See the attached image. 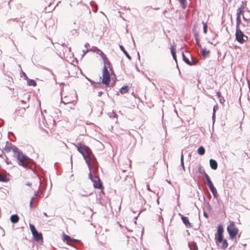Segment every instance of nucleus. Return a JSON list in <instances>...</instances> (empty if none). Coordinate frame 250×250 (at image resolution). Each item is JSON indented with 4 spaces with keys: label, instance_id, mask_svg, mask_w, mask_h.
<instances>
[{
    "label": "nucleus",
    "instance_id": "nucleus-1",
    "mask_svg": "<svg viewBox=\"0 0 250 250\" xmlns=\"http://www.w3.org/2000/svg\"><path fill=\"white\" fill-rule=\"evenodd\" d=\"M77 150L83 155L87 165L90 171L88 176L89 179L93 182L94 187L96 188H101L102 184L100 178L98 176L93 175L92 174V169L95 166L96 160L91 157L92 151L91 149L84 144L80 143L78 144Z\"/></svg>",
    "mask_w": 250,
    "mask_h": 250
},
{
    "label": "nucleus",
    "instance_id": "nucleus-2",
    "mask_svg": "<svg viewBox=\"0 0 250 250\" xmlns=\"http://www.w3.org/2000/svg\"><path fill=\"white\" fill-rule=\"evenodd\" d=\"M4 150L8 152L12 150L14 153V156L16 157L18 160V164L20 166L23 167L24 168L30 169L34 172H35V167H33L34 165V161L23 154L18 147L15 146L11 147H5Z\"/></svg>",
    "mask_w": 250,
    "mask_h": 250
},
{
    "label": "nucleus",
    "instance_id": "nucleus-3",
    "mask_svg": "<svg viewBox=\"0 0 250 250\" xmlns=\"http://www.w3.org/2000/svg\"><path fill=\"white\" fill-rule=\"evenodd\" d=\"M227 230L230 239L232 240H233L236 237L239 231L238 228L235 227L233 221L229 222V225L227 226Z\"/></svg>",
    "mask_w": 250,
    "mask_h": 250
},
{
    "label": "nucleus",
    "instance_id": "nucleus-4",
    "mask_svg": "<svg viewBox=\"0 0 250 250\" xmlns=\"http://www.w3.org/2000/svg\"><path fill=\"white\" fill-rule=\"evenodd\" d=\"M110 82V76L109 73L107 70V67L104 66L103 69V79L102 83L107 86L109 84Z\"/></svg>",
    "mask_w": 250,
    "mask_h": 250
},
{
    "label": "nucleus",
    "instance_id": "nucleus-5",
    "mask_svg": "<svg viewBox=\"0 0 250 250\" xmlns=\"http://www.w3.org/2000/svg\"><path fill=\"white\" fill-rule=\"evenodd\" d=\"M236 40L240 43H244L246 41L248 38L244 35L240 28H237L235 32Z\"/></svg>",
    "mask_w": 250,
    "mask_h": 250
},
{
    "label": "nucleus",
    "instance_id": "nucleus-6",
    "mask_svg": "<svg viewBox=\"0 0 250 250\" xmlns=\"http://www.w3.org/2000/svg\"><path fill=\"white\" fill-rule=\"evenodd\" d=\"M223 231V227L220 225V243H222V248L225 249L227 248L228 244L226 240L223 239L222 232Z\"/></svg>",
    "mask_w": 250,
    "mask_h": 250
},
{
    "label": "nucleus",
    "instance_id": "nucleus-7",
    "mask_svg": "<svg viewBox=\"0 0 250 250\" xmlns=\"http://www.w3.org/2000/svg\"><path fill=\"white\" fill-rule=\"evenodd\" d=\"M244 20L247 22V25L250 27V11L249 10H244L243 13Z\"/></svg>",
    "mask_w": 250,
    "mask_h": 250
},
{
    "label": "nucleus",
    "instance_id": "nucleus-8",
    "mask_svg": "<svg viewBox=\"0 0 250 250\" xmlns=\"http://www.w3.org/2000/svg\"><path fill=\"white\" fill-rule=\"evenodd\" d=\"M35 240L38 242H43V237L42 235V233L41 232H38L37 230L35 232L32 233Z\"/></svg>",
    "mask_w": 250,
    "mask_h": 250
},
{
    "label": "nucleus",
    "instance_id": "nucleus-9",
    "mask_svg": "<svg viewBox=\"0 0 250 250\" xmlns=\"http://www.w3.org/2000/svg\"><path fill=\"white\" fill-rule=\"evenodd\" d=\"M208 188H209V189L210 190L211 192H212L214 197L217 200V197H218L217 191L216 188L214 187L213 184L210 186H208Z\"/></svg>",
    "mask_w": 250,
    "mask_h": 250
},
{
    "label": "nucleus",
    "instance_id": "nucleus-10",
    "mask_svg": "<svg viewBox=\"0 0 250 250\" xmlns=\"http://www.w3.org/2000/svg\"><path fill=\"white\" fill-rule=\"evenodd\" d=\"M183 223L185 225L186 227L190 228L191 224L189 221L188 218L187 217L182 216L181 217Z\"/></svg>",
    "mask_w": 250,
    "mask_h": 250
},
{
    "label": "nucleus",
    "instance_id": "nucleus-11",
    "mask_svg": "<svg viewBox=\"0 0 250 250\" xmlns=\"http://www.w3.org/2000/svg\"><path fill=\"white\" fill-rule=\"evenodd\" d=\"M209 165L210 167L212 169H216L218 167V164L217 162L214 159H210L209 160Z\"/></svg>",
    "mask_w": 250,
    "mask_h": 250
},
{
    "label": "nucleus",
    "instance_id": "nucleus-12",
    "mask_svg": "<svg viewBox=\"0 0 250 250\" xmlns=\"http://www.w3.org/2000/svg\"><path fill=\"white\" fill-rule=\"evenodd\" d=\"M103 60L104 63V66H105L107 68H109L110 70H112V68L111 66V64L108 59L106 58H104Z\"/></svg>",
    "mask_w": 250,
    "mask_h": 250
},
{
    "label": "nucleus",
    "instance_id": "nucleus-13",
    "mask_svg": "<svg viewBox=\"0 0 250 250\" xmlns=\"http://www.w3.org/2000/svg\"><path fill=\"white\" fill-rule=\"evenodd\" d=\"M19 220V217L17 214H13L10 217V221L13 224L18 223Z\"/></svg>",
    "mask_w": 250,
    "mask_h": 250
},
{
    "label": "nucleus",
    "instance_id": "nucleus-14",
    "mask_svg": "<svg viewBox=\"0 0 250 250\" xmlns=\"http://www.w3.org/2000/svg\"><path fill=\"white\" fill-rule=\"evenodd\" d=\"M120 49L123 52V53L125 54V55L126 56L127 58H128L129 60L131 59V56L129 55V54L127 53V52L125 50L124 47L122 45H119Z\"/></svg>",
    "mask_w": 250,
    "mask_h": 250
},
{
    "label": "nucleus",
    "instance_id": "nucleus-15",
    "mask_svg": "<svg viewBox=\"0 0 250 250\" xmlns=\"http://www.w3.org/2000/svg\"><path fill=\"white\" fill-rule=\"evenodd\" d=\"M63 240L64 241H66L67 243H71L77 241V240L73 239L69 235L66 234L63 235Z\"/></svg>",
    "mask_w": 250,
    "mask_h": 250
},
{
    "label": "nucleus",
    "instance_id": "nucleus-16",
    "mask_svg": "<svg viewBox=\"0 0 250 250\" xmlns=\"http://www.w3.org/2000/svg\"><path fill=\"white\" fill-rule=\"evenodd\" d=\"M90 194V193H88L83 189H80L78 193V195L82 197H88Z\"/></svg>",
    "mask_w": 250,
    "mask_h": 250
},
{
    "label": "nucleus",
    "instance_id": "nucleus-17",
    "mask_svg": "<svg viewBox=\"0 0 250 250\" xmlns=\"http://www.w3.org/2000/svg\"><path fill=\"white\" fill-rule=\"evenodd\" d=\"M38 194H39L38 191H36L34 192V196L32 197L31 198V199H30V204H29V206H30V208H33L34 200L35 199V197L37 196L38 195Z\"/></svg>",
    "mask_w": 250,
    "mask_h": 250
},
{
    "label": "nucleus",
    "instance_id": "nucleus-18",
    "mask_svg": "<svg viewBox=\"0 0 250 250\" xmlns=\"http://www.w3.org/2000/svg\"><path fill=\"white\" fill-rule=\"evenodd\" d=\"M129 90V87L127 85L123 86L120 89V92L121 94H125L128 92Z\"/></svg>",
    "mask_w": 250,
    "mask_h": 250
},
{
    "label": "nucleus",
    "instance_id": "nucleus-19",
    "mask_svg": "<svg viewBox=\"0 0 250 250\" xmlns=\"http://www.w3.org/2000/svg\"><path fill=\"white\" fill-rule=\"evenodd\" d=\"M197 153L200 155H203L205 153V149L203 146H200L197 149Z\"/></svg>",
    "mask_w": 250,
    "mask_h": 250
},
{
    "label": "nucleus",
    "instance_id": "nucleus-20",
    "mask_svg": "<svg viewBox=\"0 0 250 250\" xmlns=\"http://www.w3.org/2000/svg\"><path fill=\"white\" fill-rule=\"evenodd\" d=\"M204 177L206 180V183H207L208 187L213 185V183H212L209 177L208 176V174H205V176H204Z\"/></svg>",
    "mask_w": 250,
    "mask_h": 250
},
{
    "label": "nucleus",
    "instance_id": "nucleus-21",
    "mask_svg": "<svg viewBox=\"0 0 250 250\" xmlns=\"http://www.w3.org/2000/svg\"><path fill=\"white\" fill-rule=\"evenodd\" d=\"M217 231L215 235V239L216 240V243L217 245L219 244V225L216 227Z\"/></svg>",
    "mask_w": 250,
    "mask_h": 250
},
{
    "label": "nucleus",
    "instance_id": "nucleus-22",
    "mask_svg": "<svg viewBox=\"0 0 250 250\" xmlns=\"http://www.w3.org/2000/svg\"><path fill=\"white\" fill-rule=\"evenodd\" d=\"M182 57H183V59L184 61L187 64H188V65H192L191 62H190L189 59L188 58L186 57V56H185V55L184 54V53H182Z\"/></svg>",
    "mask_w": 250,
    "mask_h": 250
},
{
    "label": "nucleus",
    "instance_id": "nucleus-23",
    "mask_svg": "<svg viewBox=\"0 0 250 250\" xmlns=\"http://www.w3.org/2000/svg\"><path fill=\"white\" fill-rule=\"evenodd\" d=\"M27 84L29 86H35L37 85V83L34 80L29 79L27 81Z\"/></svg>",
    "mask_w": 250,
    "mask_h": 250
},
{
    "label": "nucleus",
    "instance_id": "nucleus-24",
    "mask_svg": "<svg viewBox=\"0 0 250 250\" xmlns=\"http://www.w3.org/2000/svg\"><path fill=\"white\" fill-rule=\"evenodd\" d=\"M180 162H181V165L182 166L183 170L184 171H185V167L184 163V155L183 154V150H182V154L181 156Z\"/></svg>",
    "mask_w": 250,
    "mask_h": 250
},
{
    "label": "nucleus",
    "instance_id": "nucleus-25",
    "mask_svg": "<svg viewBox=\"0 0 250 250\" xmlns=\"http://www.w3.org/2000/svg\"><path fill=\"white\" fill-rule=\"evenodd\" d=\"M179 2L183 9H185L187 7V3L186 0H179Z\"/></svg>",
    "mask_w": 250,
    "mask_h": 250
},
{
    "label": "nucleus",
    "instance_id": "nucleus-26",
    "mask_svg": "<svg viewBox=\"0 0 250 250\" xmlns=\"http://www.w3.org/2000/svg\"><path fill=\"white\" fill-rule=\"evenodd\" d=\"M170 50L172 56H173V55H175V54H176V45H173V46H171L170 48Z\"/></svg>",
    "mask_w": 250,
    "mask_h": 250
},
{
    "label": "nucleus",
    "instance_id": "nucleus-27",
    "mask_svg": "<svg viewBox=\"0 0 250 250\" xmlns=\"http://www.w3.org/2000/svg\"><path fill=\"white\" fill-rule=\"evenodd\" d=\"M198 171H199V172L200 174L203 175L204 176H205V174H207L206 173V172H205V170L204 169V168L201 166H199V167H198Z\"/></svg>",
    "mask_w": 250,
    "mask_h": 250
},
{
    "label": "nucleus",
    "instance_id": "nucleus-28",
    "mask_svg": "<svg viewBox=\"0 0 250 250\" xmlns=\"http://www.w3.org/2000/svg\"><path fill=\"white\" fill-rule=\"evenodd\" d=\"M8 181V179L6 176L0 174V181L5 182Z\"/></svg>",
    "mask_w": 250,
    "mask_h": 250
},
{
    "label": "nucleus",
    "instance_id": "nucleus-29",
    "mask_svg": "<svg viewBox=\"0 0 250 250\" xmlns=\"http://www.w3.org/2000/svg\"><path fill=\"white\" fill-rule=\"evenodd\" d=\"M90 51H92L96 53L97 54H98L100 51L101 50L99 49L98 47L96 46H92L91 49H90Z\"/></svg>",
    "mask_w": 250,
    "mask_h": 250
},
{
    "label": "nucleus",
    "instance_id": "nucleus-30",
    "mask_svg": "<svg viewBox=\"0 0 250 250\" xmlns=\"http://www.w3.org/2000/svg\"><path fill=\"white\" fill-rule=\"evenodd\" d=\"M190 250H198V247L196 243H194L192 245H188Z\"/></svg>",
    "mask_w": 250,
    "mask_h": 250
},
{
    "label": "nucleus",
    "instance_id": "nucleus-31",
    "mask_svg": "<svg viewBox=\"0 0 250 250\" xmlns=\"http://www.w3.org/2000/svg\"><path fill=\"white\" fill-rule=\"evenodd\" d=\"M29 227H30V230L32 233H34L36 231H37V229L35 228V227L34 226V225L31 224H29Z\"/></svg>",
    "mask_w": 250,
    "mask_h": 250
},
{
    "label": "nucleus",
    "instance_id": "nucleus-32",
    "mask_svg": "<svg viewBox=\"0 0 250 250\" xmlns=\"http://www.w3.org/2000/svg\"><path fill=\"white\" fill-rule=\"evenodd\" d=\"M243 11L244 10H242L241 8H239L237 10L236 17L239 16V17H240L241 15H243Z\"/></svg>",
    "mask_w": 250,
    "mask_h": 250
},
{
    "label": "nucleus",
    "instance_id": "nucleus-33",
    "mask_svg": "<svg viewBox=\"0 0 250 250\" xmlns=\"http://www.w3.org/2000/svg\"><path fill=\"white\" fill-rule=\"evenodd\" d=\"M241 23V21L240 19V17L238 16H237L236 17V28H239V25Z\"/></svg>",
    "mask_w": 250,
    "mask_h": 250
},
{
    "label": "nucleus",
    "instance_id": "nucleus-34",
    "mask_svg": "<svg viewBox=\"0 0 250 250\" xmlns=\"http://www.w3.org/2000/svg\"><path fill=\"white\" fill-rule=\"evenodd\" d=\"M62 102L64 104H68L69 103H71L72 102V101L71 100H68L66 99V97L64 98V100H62Z\"/></svg>",
    "mask_w": 250,
    "mask_h": 250
},
{
    "label": "nucleus",
    "instance_id": "nucleus-35",
    "mask_svg": "<svg viewBox=\"0 0 250 250\" xmlns=\"http://www.w3.org/2000/svg\"><path fill=\"white\" fill-rule=\"evenodd\" d=\"M203 32L205 34H206L207 32V28H208L207 24L206 23H205L204 21H203Z\"/></svg>",
    "mask_w": 250,
    "mask_h": 250
},
{
    "label": "nucleus",
    "instance_id": "nucleus-36",
    "mask_svg": "<svg viewBox=\"0 0 250 250\" xmlns=\"http://www.w3.org/2000/svg\"><path fill=\"white\" fill-rule=\"evenodd\" d=\"M98 54H99L101 56V57L103 60H104V58H106V55L101 50L100 51V52H99V53Z\"/></svg>",
    "mask_w": 250,
    "mask_h": 250
},
{
    "label": "nucleus",
    "instance_id": "nucleus-37",
    "mask_svg": "<svg viewBox=\"0 0 250 250\" xmlns=\"http://www.w3.org/2000/svg\"><path fill=\"white\" fill-rule=\"evenodd\" d=\"M209 53V51L207 50L206 49H203L202 51V54L203 56H206Z\"/></svg>",
    "mask_w": 250,
    "mask_h": 250
},
{
    "label": "nucleus",
    "instance_id": "nucleus-38",
    "mask_svg": "<svg viewBox=\"0 0 250 250\" xmlns=\"http://www.w3.org/2000/svg\"><path fill=\"white\" fill-rule=\"evenodd\" d=\"M29 99H30V96L28 95V97H27V99L26 100H22L21 101V102L22 103L25 104V103H26L27 101H28L29 100Z\"/></svg>",
    "mask_w": 250,
    "mask_h": 250
},
{
    "label": "nucleus",
    "instance_id": "nucleus-39",
    "mask_svg": "<svg viewBox=\"0 0 250 250\" xmlns=\"http://www.w3.org/2000/svg\"><path fill=\"white\" fill-rule=\"evenodd\" d=\"M193 34H194V36L195 37V40H196V39H199L198 38L199 35H198V33L197 32L194 31L193 32Z\"/></svg>",
    "mask_w": 250,
    "mask_h": 250
},
{
    "label": "nucleus",
    "instance_id": "nucleus-40",
    "mask_svg": "<svg viewBox=\"0 0 250 250\" xmlns=\"http://www.w3.org/2000/svg\"><path fill=\"white\" fill-rule=\"evenodd\" d=\"M195 41H196V43L198 47H201V44H200V42H199V39H196V40H195Z\"/></svg>",
    "mask_w": 250,
    "mask_h": 250
},
{
    "label": "nucleus",
    "instance_id": "nucleus-41",
    "mask_svg": "<svg viewBox=\"0 0 250 250\" xmlns=\"http://www.w3.org/2000/svg\"><path fill=\"white\" fill-rule=\"evenodd\" d=\"M90 51V49H86L85 51L84 50H83V54L82 56H84L87 52Z\"/></svg>",
    "mask_w": 250,
    "mask_h": 250
},
{
    "label": "nucleus",
    "instance_id": "nucleus-42",
    "mask_svg": "<svg viewBox=\"0 0 250 250\" xmlns=\"http://www.w3.org/2000/svg\"><path fill=\"white\" fill-rule=\"evenodd\" d=\"M28 107H29V105H27L25 106V107H23V109H22V112L24 113L25 110V109L27 108Z\"/></svg>",
    "mask_w": 250,
    "mask_h": 250
},
{
    "label": "nucleus",
    "instance_id": "nucleus-43",
    "mask_svg": "<svg viewBox=\"0 0 250 250\" xmlns=\"http://www.w3.org/2000/svg\"><path fill=\"white\" fill-rule=\"evenodd\" d=\"M215 108H216V106H214V107H213V115H212V120H213V121H214V112H215Z\"/></svg>",
    "mask_w": 250,
    "mask_h": 250
},
{
    "label": "nucleus",
    "instance_id": "nucleus-44",
    "mask_svg": "<svg viewBox=\"0 0 250 250\" xmlns=\"http://www.w3.org/2000/svg\"><path fill=\"white\" fill-rule=\"evenodd\" d=\"M204 216L206 218H208V213H207L206 212L204 211Z\"/></svg>",
    "mask_w": 250,
    "mask_h": 250
},
{
    "label": "nucleus",
    "instance_id": "nucleus-45",
    "mask_svg": "<svg viewBox=\"0 0 250 250\" xmlns=\"http://www.w3.org/2000/svg\"><path fill=\"white\" fill-rule=\"evenodd\" d=\"M173 59L176 62H177V59H176V55L175 54V55L172 56Z\"/></svg>",
    "mask_w": 250,
    "mask_h": 250
},
{
    "label": "nucleus",
    "instance_id": "nucleus-46",
    "mask_svg": "<svg viewBox=\"0 0 250 250\" xmlns=\"http://www.w3.org/2000/svg\"><path fill=\"white\" fill-rule=\"evenodd\" d=\"M222 99H223V98H222L221 97V95L220 94V100H219V101H220V103H222Z\"/></svg>",
    "mask_w": 250,
    "mask_h": 250
},
{
    "label": "nucleus",
    "instance_id": "nucleus-47",
    "mask_svg": "<svg viewBox=\"0 0 250 250\" xmlns=\"http://www.w3.org/2000/svg\"><path fill=\"white\" fill-rule=\"evenodd\" d=\"M31 185H32V184L31 183H30V182H28V183H27L26 184V185L27 186H29V187L31 186Z\"/></svg>",
    "mask_w": 250,
    "mask_h": 250
},
{
    "label": "nucleus",
    "instance_id": "nucleus-48",
    "mask_svg": "<svg viewBox=\"0 0 250 250\" xmlns=\"http://www.w3.org/2000/svg\"><path fill=\"white\" fill-rule=\"evenodd\" d=\"M102 93H103V92H102V91L99 92L98 94V96H101L102 95Z\"/></svg>",
    "mask_w": 250,
    "mask_h": 250
},
{
    "label": "nucleus",
    "instance_id": "nucleus-49",
    "mask_svg": "<svg viewBox=\"0 0 250 250\" xmlns=\"http://www.w3.org/2000/svg\"><path fill=\"white\" fill-rule=\"evenodd\" d=\"M84 46H85V47H87L88 46H89V43H86L85 44Z\"/></svg>",
    "mask_w": 250,
    "mask_h": 250
},
{
    "label": "nucleus",
    "instance_id": "nucleus-50",
    "mask_svg": "<svg viewBox=\"0 0 250 250\" xmlns=\"http://www.w3.org/2000/svg\"><path fill=\"white\" fill-rule=\"evenodd\" d=\"M22 74L23 76H24L25 77V78H27V76L24 72H22Z\"/></svg>",
    "mask_w": 250,
    "mask_h": 250
},
{
    "label": "nucleus",
    "instance_id": "nucleus-51",
    "mask_svg": "<svg viewBox=\"0 0 250 250\" xmlns=\"http://www.w3.org/2000/svg\"><path fill=\"white\" fill-rule=\"evenodd\" d=\"M225 2H230L231 1V0H223Z\"/></svg>",
    "mask_w": 250,
    "mask_h": 250
},
{
    "label": "nucleus",
    "instance_id": "nucleus-52",
    "mask_svg": "<svg viewBox=\"0 0 250 250\" xmlns=\"http://www.w3.org/2000/svg\"><path fill=\"white\" fill-rule=\"evenodd\" d=\"M216 96L219 97V91L216 92Z\"/></svg>",
    "mask_w": 250,
    "mask_h": 250
},
{
    "label": "nucleus",
    "instance_id": "nucleus-53",
    "mask_svg": "<svg viewBox=\"0 0 250 250\" xmlns=\"http://www.w3.org/2000/svg\"><path fill=\"white\" fill-rule=\"evenodd\" d=\"M162 220L163 221V219L162 217L159 218V221L161 222V220Z\"/></svg>",
    "mask_w": 250,
    "mask_h": 250
},
{
    "label": "nucleus",
    "instance_id": "nucleus-54",
    "mask_svg": "<svg viewBox=\"0 0 250 250\" xmlns=\"http://www.w3.org/2000/svg\"><path fill=\"white\" fill-rule=\"evenodd\" d=\"M147 189L149 191H151V189H150L149 186H147Z\"/></svg>",
    "mask_w": 250,
    "mask_h": 250
},
{
    "label": "nucleus",
    "instance_id": "nucleus-55",
    "mask_svg": "<svg viewBox=\"0 0 250 250\" xmlns=\"http://www.w3.org/2000/svg\"><path fill=\"white\" fill-rule=\"evenodd\" d=\"M43 214H44V215H45V216H46V217H47V216H47V214H46V213H45V212L43 213Z\"/></svg>",
    "mask_w": 250,
    "mask_h": 250
},
{
    "label": "nucleus",
    "instance_id": "nucleus-56",
    "mask_svg": "<svg viewBox=\"0 0 250 250\" xmlns=\"http://www.w3.org/2000/svg\"><path fill=\"white\" fill-rule=\"evenodd\" d=\"M157 204H159V198L157 199Z\"/></svg>",
    "mask_w": 250,
    "mask_h": 250
},
{
    "label": "nucleus",
    "instance_id": "nucleus-57",
    "mask_svg": "<svg viewBox=\"0 0 250 250\" xmlns=\"http://www.w3.org/2000/svg\"><path fill=\"white\" fill-rule=\"evenodd\" d=\"M138 56L139 59H140V55H139V53H138Z\"/></svg>",
    "mask_w": 250,
    "mask_h": 250
},
{
    "label": "nucleus",
    "instance_id": "nucleus-58",
    "mask_svg": "<svg viewBox=\"0 0 250 250\" xmlns=\"http://www.w3.org/2000/svg\"><path fill=\"white\" fill-rule=\"evenodd\" d=\"M89 81H90L91 83H93V82H92L91 80H88Z\"/></svg>",
    "mask_w": 250,
    "mask_h": 250
},
{
    "label": "nucleus",
    "instance_id": "nucleus-59",
    "mask_svg": "<svg viewBox=\"0 0 250 250\" xmlns=\"http://www.w3.org/2000/svg\"><path fill=\"white\" fill-rule=\"evenodd\" d=\"M114 85V83H111V86H113Z\"/></svg>",
    "mask_w": 250,
    "mask_h": 250
},
{
    "label": "nucleus",
    "instance_id": "nucleus-60",
    "mask_svg": "<svg viewBox=\"0 0 250 250\" xmlns=\"http://www.w3.org/2000/svg\"><path fill=\"white\" fill-rule=\"evenodd\" d=\"M210 43H211V44H213V43H214V42H210Z\"/></svg>",
    "mask_w": 250,
    "mask_h": 250
},
{
    "label": "nucleus",
    "instance_id": "nucleus-61",
    "mask_svg": "<svg viewBox=\"0 0 250 250\" xmlns=\"http://www.w3.org/2000/svg\"><path fill=\"white\" fill-rule=\"evenodd\" d=\"M132 94L135 97V96L134 95L133 92L132 93Z\"/></svg>",
    "mask_w": 250,
    "mask_h": 250
}]
</instances>
